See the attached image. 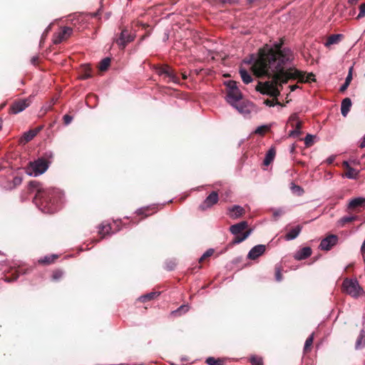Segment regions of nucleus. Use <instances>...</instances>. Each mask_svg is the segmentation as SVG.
Returning a JSON list of instances; mask_svg holds the SVG:
<instances>
[{
	"label": "nucleus",
	"mask_w": 365,
	"mask_h": 365,
	"mask_svg": "<svg viewBox=\"0 0 365 365\" xmlns=\"http://www.w3.org/2000/svg\"><path fill=\"white\" fill-rule=\"evenodd\" d=\"M283 42L275 43L273 46L265 44L258 50V56L251 66L253 74L257 78L267 77L272 81L259 82L256 91L277 99L280 91L277 86L289 81L285 66L294 59L292 51L282 48Z\"/></svg>",
	"instance_id": "nucleus-1"
},
{
	"label": "nucleus",
	"mask_w": 365,
	"mask_h": 365,
	"mask_svg": "<svg viewBox=\"0 0 365 365\" xmlns=\"http://www.w3.org/2000/svg\"><path fill=\"white\" fill-rule=\"evenodd\" d=\"M36 190V193L34 197V203L39 209L45 213H53L58 207V193L54 190H44L41 187L40 182L33 180L29 183V192Z\"/></svg>",
	"instance_id": "nucleus-2"
},
{
	"label": "nucleus",
	"mask_w": 365,
	"mask_h": 365,
	"mask_svg": "<svg viewBox=\"0 0 365 365\" xmlns=\"http://www.w3.org/2000/svg\"><path fill=\"white\" fill-rule=\"evenodd\" d=\"M226 99L227 101L235 108L239 112H245L244 102H242V94L235 81H229L226 83Z\"/></svg>",
	"instance_id": "nucleus-3"
},
{
	"label": "nucleus",
	"mask_w": 365,
	"mask_h": 365,
	"mask_svg": "<svg viewBox=\"0 0 365 365\" xmlns=\"http://www.w3.org/2000/svg\"><path fill=\"white\" fill-rule=\"evenodd\" d=\"M289 80L297 79L300 83H310L315 81L314 75L312 73L306 75V72L301 71L296 68L291 67L285 69Z\"/></svg>",
	"instance_id": "nucleus-4"
},
{
	"label": "nucleus",
	"mask_w": 365,
	"mask_h": 365,
	"mask_svg": "<svg viewBox=\"0 0 365 365\" xmlns=\"http://www.w3.org/2000/svg\"><path fill=\"white\" fill-rule=\"evenodd\" d=\"M153 68L158 75L168 78L169 80L168 82L172 81L177 84L180 83L179 78L177 76L175 71L169 65H155Z\"/></svg>",
	"instance_id": "nucleus-5"
},
{
	"label": "nucleus",
	"mask_w": 365,
	"mask_h": 365,
	"mask_svg": "<svg viewBox=\"0 0 365 365\" xmlns=\"http://www.w3.org/2000/svg\"><path fill=\"white\" fill-rule=\"evenodd\" d=\"M49 163V161L43 158H38L37 160L29 163L27 172L30 175L34 174L35 176H37L43 173L48 169Z\"/></svg>",
	"instance_id": "nucleus-6"
},
{
	"label": "nucleus",
	"mask_w": 365,
	"mask_h": 365,
	"mask_svg": "<svg viewBox=\"0 0 365 365\" xmlns=\"http://www.w3.org/2000/svg\"><path fill=\"white\" fill-rule=\"evenodd\" d=\"M342 291L346 294L352 296L357 297L359 295L361 289L356 279L346 278L342 283Z\"/></svg>",
	"instance_id": "nucleus-7"
},
{
	"label": "nucleus",
	"mask_w": 365,
	"mask_h": 365,
	"mask_svg": "<svg viewBox=\"0 0 365 365\" xmlns=\"http://www.w3.org/2000/svg\"><path fill=\"white\" fill-rule=\"evenodd\" d=\"M31 103L30 98L16 99L10 105L9 113L13 115L18 114L28 108Z\"/></svg>",
	"instance_id": "nucleus-8"
},
{
	"label": "nucleus",
	"mask_w": 365,
	"mask_h": 365,
	"mask_svg": "<svg viewBox=\"0 0 365 365\" xmlns=\"http://www.w3.org/2000/svg\"><path fill=\"white\" fill-rule=\"evenodd\" d=\"M135 35L128 29H123L119 36L115 40L119 48L123 50L128 43L134 41Z\"/></svg>",
	"instance_id": "nucleus-9"
},
{
	"label": "nucleus",
	"mask_w": 365,
	"mask_h": 365,
	"mask_svg": "<svg viewBox=\"0 0 365 365\" xmlns=\"http://www.w3.org/2000/svg\"><path fill=\"white\" fill-rule=\"evenodd\" d=\"M73 29L71 27L64 26L58 32L53 36V42L54 44H59L66 41L72 34Z\"/></svg>",
	"instance_id": "nucleus-10"
},
{
	"label": "nucleus",
	"mask_w": 365,
	"mask_h": 365,
	"mask_svg": "<svg viewBox=\"0 0 365 365\" xmlns=\"http://www.w3.org/2000/svg\"><path fill=\"white\" fill-rule=\"evenodd\" d=\"M219 200L218 194L216 191H212L199 206V209L204 211L210 208L214 205L217 204Z\"/></svg>",
	"instance_id": "nucleus-11"
},
{
	"label": "nucleus",
	"mask_w": 365,
	"mask_h": 365,
	"mask_svg": "<svg viewBox=\"0 0 365 365\" xmlns=\"http://www.w3.org/2000/svg\"><path fill=\"white\" fill-rule=\"evenodd\" d=\"M338 241V237L335 235H330L320 243V247L323 250H329L334 245L336 244Z\"/></svg>",
	"instance_id": "nucleus-12"
},
{
	"label": "nucleus",
	"mask_w": 365,
	"mask_h": 365,
	"mask_svg": "<svg viewBox=\"0 0 365 365\" xmlns=\"http://www.w3.org/2000/svg\"><path fill=\"white\" fill-rule=\"evenodd\" d=\"M248 227V223L246 221H242L239 223L235 224L230 227V232L236 236H241L245 231Z\"/></svg>",
	"instance_id": "nucleus-13"
},
{
	"label": "nucleus",
	"mask_w": 365,
	"mask_h": 365,
	"mask_svg": "<svg viewBox=\"0 0 365 365\" xmlns=\"http://www.w3.org/2000/svg\"><path fill=\"white\" fill-rule=\"evenodd\" d=\"M245 214V209L240 205H234L227 209V215L232 219H237Z\"/></svg>",
	"instance_id": "nucleus-14"
},
{
	"label": "nucleus",
	"mask_w": 365,
	"mask_h": 365,
	"mask_svg": "<svg viewBox=\"0 0 365 365\" xmlns=\"http://www.w3.org/2000/svg\"><path fill=\"white\" fill-rule=\"evenodd\" d=\"M266 250V246L264 245H258L251 249L248 253V258L250 259H256L262 255Z\"/></svg>",
	"instance_id": "nucleus-15"
},
{
	"label": "nucleus",
	"mask_w": 365,
	"mask_h": 365,
	"mask_svg": "<svg viewBox=\"0 0 365 365\" xmlns=\"http://www.w3.org/2000/svg\"><path fill=\"white\" fill-rule=\"evenodd\" d=\"M365 207V198L356 197L352 199L348 205V208L351 211H359L360 208Z\"/></svg>",
	"instance_id": "nucleus-16"
},
{
	"label": "nucleus",
	"mask_w": 365,
	"mask_h": 365,
	"mask_svg": "<svg viewBox=\"0 0 365 365\" xmlns=\"http://www.w3.org/2000/svg\"><path fill=\"white\" fill-rule=\"evenodd\" d=\"M343 167L345 169L344 175L349 179H356L359 177V172L351 168L346 161L343 162Z\"/></svg>",
	"instance_id": "nucleus-17"
},
{
	"label": "nucleus",
	"mask_w": 365,
	"mask_h": 365,
	"mask_svg": "<svg viewBox=\"0 0 365 365\" xmlns=\"http://www.w3.org/2000/svg\"><path fill=\"white\" fill-rule=\"evenodd\" d=\"M10 272L11 276L5 277V281L7 282H14L19 278L20 274L27 273L26 270L23 269L22 268H19L18 269H11Z\"/></svg>",
	"instance_id": "nucleus-18"
},
{
	"label": "nucleus",
	"mask_w": 365,
	"mask_h": 365,
	"mask_svg": "<svg viewBox=\"0 0 365 365\" xmlns=\"http://www.w3.org/2000/svg\"><path fill=\"white\" fill-rule=\"evenodd\" d=\"M312 255V249L309 247H304L295 253L294 258L297 260L307 259Z\"/></svg>",
	"instance_id": "nucleus-19"
},
{
	"label": "nucleus",
	"mask_w": 365,
	"mask_h": 365,
	"mask_svg": "<svg viewBox=\"0 0 365 365\" xmlns=\"http://www.w3.org/2000/svg\"><path fill=\"white\" fill-rule=\"evenodd\" d=\"M344 38V35L341 34H332L328 36L324 45L329 47L331 45L339 43Z\"/></svg>",
	"instance_id": "nucleus-20"
},
{
	"label": "nucleus",
	"mask_w": 365,
	"mask_h": 365,
	"mask_svg": "<svg viewBox=\"0 0 365 365\" xmlns=\"http://www.w3.org/2000/svg\"><path fill=\"white\" fill-rule=\"evenodd\" d=\"M351 106V101L349 98H345L343 99L341 105V115L346 117L350 110Z\"/></svg>",
	"instance_id": "nucleus-21"
},
{
	"label": "nucleus",
	"mask_w": 365,
	"mask_h": 365,
	"mask_svg": "<svg viewBox=\"0 0 365 365\" xmlns=\"http://www.w3.org/2000/svg\"><path fill=\"white\" fill-rule=\"evenodd\" d=\"M302 230V226L297 225L292 228L289 232H287L284 237L286 240H292L295 239L300 233Z\"/></svg>",
	"instance_id": "nucleus-22"
},
{
	"label": "nucleus",
	"mask_w": 365,
	"mask_h": 365,
	"mask_svg": "<svg viewBox=\"0 0 365 365\" xmlns=\"http://www.w3.org/2000/svg\"><path fill=\"white\" fill-rule=\"evenodd\" d=\"M58 256L57 255H51L45 256L38 260V264L43 265H48L53 264L57 259Z\"/></svg>",
	"instance_id": "nucleus-23"
},
{
	"label": "nucleus",
	"mask_w": 365,
	"mask_h": 365,
	"mask_svg": "<svg viewBox=\"0 0 365 365\" xmlns=\"http://www.w3.org/2000/svg\"><path fill=\"white\" fill-rule=\"evenodd\" d=\"M276 150L274 148H271L266 153L263 164L266 166H268L274 160Z\"/></svg>",
	"instance_id": "nucleus-24"
},
{
	"label": "nucleus",
	"mask_w": 365,
	"mask_h": 365,
	"mask_svg": "<svg viewBox=\"0 0 365 365\" xmlns=\"http://www.w3.org/2000/svg\"><path fill=\"white\" fill-rule=\"evenodd\" d=\"M226 359L225 358H215L209 356L206 359L205 363L208 365H225Z\"/></svg>",
	"instance_id": "nucleus-25"
},
{
	"label": "nucleus",
	"mask_w": 365,
	"mask_h": 365,
	"mask_svg": "<svg viewBox=\"0 0 365 365\" xmlns=\"http://www.w3.org/2000/svg\"><path fill=\"white\" fill-rule=\"evenodd\" d=\"M92 76V69L89 65H83L81 67V78L86 80Z\"/></svg>",
	"instance_id": "nucleus-26"
},
{
	"label": "nucleus",
	"mask_w": 365,
	"mask_h": 365,
	"mask_svg": "<svg viewBox=\"0 0 365 365\" xmlns=\"http://www.w3.org/2000/svg\"><path fill=\"white\" fill-rule=\"evenodd\" d=\"M41 130V127H38L36 129L30 130L29 131L25 133L23 136L25 142L27 143L31 141Z\"/></svg>",
	"instance_id": "nucleus-27"
},
{
	"label": "nucleus",
	"mask_w": 365,
	"mask_h": 365,
	"mask_svg": "<svg viewBox=\"0 0 365 365\" xmlns=\"http://www.w3.org/2000/svg\"><path fill=\"white\" fill-rule=\"evenodd\" d=\"M252 230L249 229L247 230L243 231V233L241 235V236H236L234 237L232 240L233 244H239L244 240H245L251 234Z\"/></svg>",
	"instance_id": "nucleus-28"
},
{
	"label": "nucleus",
	"mask_w": 365,
	"mask_h": 365,
	"mask_svg": "<svg viewBox=\"0 0 365 365\" xmlns=\"http://www.w3.org/2000/svg\"><path fill=\"white\" fill-rule=\"evenodd\" d=\"M240 74L242 81L245 84H248L252 81V76L248 73V71L246 69L241 68L240 69Z\"/></svg>",
	"instance_id": "nucleus-29"
},
{
	"label": "nucleus",
	"mask_w": 365,
	"mask_h": 365,
	"mask_svg": "<svg viewBox=\"0 0 365 365\" xmlns=\"http://www.w3.org/2000/svg\"><path fill=\"white\" fill-rule=\"evenodd\" d=\"M111 230V227L110 225H101L99 226L98 235L101 236V240L104 238L106 235H108Z\"/></svg>",
	"instance_id": "nucleus-30"
},
{
	"label": "nucleus",
	"mask_w": 365,
	"mask_h": 365,
	"mask_svg": "<svg viewBox=\"0 0 365 365\" xmlns=\"http://www.w3.org/2000/svg\"><path fill=\"white\" fill-rule=\"evenodd\" d=\"M159 295H160V292H150L148 294L141 296L140 297H139L138 300L141 302H146L150 301L152 299H154Z\"/></svg>",
	"instance_id": "nucleus-31"
},
{
	"label": "nucleus",
	"mask_w": 365,
	"mask_h": 365,
	"mask_svg": "<svg viewBox=\"0 0 365 365\" xmlns=\"http://www.w3.org/2000/svg\"><path fill=\"white\" fill-rule=\"evenodd\" d=\"M151 210H155V207H153V208H151L150 207H142V208L138 209L136 211V213L138 215H143V218H145V217H147L151 215L152 214H153L156 212L155 210H153L152 212L150 213L149 211Z\"/></svg>",
	"instance_id": "nucleus-32"
},
{
	"label": "nucleus",
	"mask_w": 365,
	"mask_h": 365,
	"mask_svg": "<svg viewBox=\"0 0 365 365\" xmlns=\"http://www.w3.org/2000/svg\"><path fill=\"white\" fill-rule=\"evenodd\" d=\"M110 64V58L106 57L101 61L99 63L98 68L101 71H106Z\"/></svg>",
	"instance_id": "nucleus-33"
},
{
	"label": "nucleus",
	"mask_w": 365,
	"mask_h": 365,
	"mask_svg": "<svg viewBox=\"0 0 365 365\" xmlns=\"http://www.w3.org/2000/svg\"><path fill=\"white\" fill-rule=\"evenodd\" d=\"M252 365H264L262 357L257 355H252L249 359Z\"/></svg>",
	"instance_id": "nucleus-34"
},
{
	"label": "nucleus",
	"mask_w": 365,
	"mask_h": 365,
	"mask_svg": "<svg viewBox=\"0 0 365 365\" xmlns=\"http://www.w3.org/2000/svg\"><path fill=\"white\" fill-rule=\"evenodd\" d=\"M189 310L187 305H181L178 309L173 312V314L175 316H180L182 314L186 313Z\"/></svg>",
	"instance_id": "nucleus-35"
},
{
	"label": "nucleus",
	"mask_w": 365,
	"mask_h": 365,
	"mask_svg": "<svg viewBox=\"0 0 365 365\" xmlns=\"http://www.w3.org/2000/svg\"><path fill=\"white\" fill-rule=\"evenodd\" d=\"M63 275V272L61 269H55L52 274L53 280H59Z\"/></svg>",
	"instance_id": "nucleus-36"
},
{
	"label": "nucleus",
	"mask_w": 365,
	"mask_h": 365,
	"mask_svg": "<svg viewBox=\"0 0 365 365\" xmlns=\"http://www.w3.org/2000/svg\"><path fill=\"white\" fill-rule=\"evenodd\" d=\"M290 188L293 192L297 193L298 195H301L304 192L303 189L300 186L297 185L294 183L291 184Z\"/></svg>",
	"instance_id": "nucleus-37"
},
{
	"label": "nucleus",
	"mask_w": 365,
	"mask_h": 365,
	"mask_svg": "<svg viewBox=\"0 0 365 365\" xmlns=\"http://www.w3.org/2000/svg\"><path fill=\"white\" fill-rule=\"evenodd\" d=\"M314 143V135L307 134L304 138V144L306 147H310Z\"/></svg>",
	"instance_id": "nucleus-38"
},
{
	"label": "nucleus",
	"mask_w": 365,
	"mask_h": 365,
	"mask_svg": "<svg viewBox=\"0 0 365 365\" xmlns=\"http://www.w3.org/2000/svg\"><path fill=\"white\" fill-rule=\"evenodd\" d=\"M214 253V250L212 249H209L207 250L203 255L199 259V262L201 263L204 260H205L207 258L210 257V256H212Z\"/></svg>",
	"instance_id": "nucleus-39"
},
{
	"label": "nucleus",
	"mask_w": 365,
	"mask_h": 365,
	"mask_svg": "<svg viewBox=\"0 0 365 365\" xmlns=\"http://www.w3.org/2000/svg\"><path fill=\"white\" fill-rule=\"evenodd\" d=\"M264 103L269 107H272L275 105H280V106H282L281 104V103L277 100V99H275V98H273L272 100H269V99H266L264 101Z\"/></svg>",
	"instance_id": "nucleus-40"
},
{
	"label": "nucleus",
	"mask_w": 365,
	"mask_h": 365,
	"mask_svg": "<svg viewBox=\"0 0 365 365\" xmlns=\"http://www.w3.org/2000/svg\"><path fill=\"white\" fill-rule=\"evenodd\" d=\"M357 218V216H346L341 219V222L342 224H346L356 220Z\"/></svg>",
	"instance_id": "nucleus-41"
},
{
	"label": "nucleus",
	"mask_w": 365,
	"mask_h": 365,
	"mask_svg": "<svg viewBox=\"0 0 365 365\" xmlns=\"http://www.w3.org/2000/svg\"><path fill=\"white\" fill-rule=\"evenodd\" d=\"M275 279L277 282H280L282 279V269L279 267H275Z\"/></svg>",
	"instance_id": "nucleus-42"
},
{
	"label": "nucleus",
	"mask_w": 365,
	"mask_h": 365,
	"mask_svg": "<svg viewBox=\"0 0 365 365\" xmlns=\"http://www.w3.org/2000/svg\"><path fill=\"white\" fill-rule=\"evenodd\" d=\"M269 127L267 125H262L258 127L256 130L255 133L259 134V135H264L267 131H268Z\"/></svg>",
	"instance_id": "nucleus-43"
},
{
	"label": "nucleus",
	"mask_w": 365,
	"mask_h": 365,
	"mask_svg": "<svg viewBox=\"0 0 365 365\" xmlns=\"http://www.w3.org/2000/svg\"><path fill=\"white\" fill-rule=\"evenodd\" d=\"M298 115L296 113H294L291 115V116L289 118V123L290 125L294 127L296 122L299 121Z\"/></svg>",
	"instance_id": "nucleus-44"
},
{
	"label": "nucleus",
	"mask_w": 365,
	"mask_h": 365,
	"mask_svg": "<svg viewBox=\"0 0 365 365\" xmlns=\"http://www.w3.org/2000/svg\"><path fill=\"white\" fill-rule=\"evenodd\" d=\"M359 10V14L356 18L358 19L365 16V4H362L360 5Z\"/></svg>",
	"instance_id": "nucleus-45"
},
{
	"label": "nucleus",
	"mask_w": 365,
	"mask_h": 365,
	"mask_svg": "<svg viewBox=\"0 0 365 365\" xmlns=\"http://www.w3.org/2000/svg\"><path fill=\"white\" fill-rule=\"evenodd\" d=\"M63 120L64 124L67 125L71 123V121L73 120V117L68 114H66L63 115Z\"/></svg>",
	"instance_id": "nucleus-46"
},
{
	"label": "nucleus",
	"mask_w": 365,
	"mask_h": 365,
	"mask_svg": "<svg viewBox=\"0 0 365 365\" xmlns=\"http://www.w3.org/2000/svg\"><path fill=\"white\" fill-rule=\"evenodd\" d=\"M356 342H365V331L361 330L360 335L359 336Z\"/></svg>",
	"instance_id": "nucleus-47"
},
{
	"label": "nucleus",
	"mask_w": 365,
	"mask_h": 365,
	"mask_svg": "<svg viewBox=\"0 0 365 365\" xmlns=\"http://www.w3.org/2000/svg\"><path fill=\"white\" fill-rule=\"evenodd\" d=\"M302 133L301 130H292L289 132V137H294V136H299Z\"/></svg>",
	"instance_id": "nucleus-48"
},
{
	"label": "nucleus",
	"mask_w": 365,
	"mask_h": 365,
	"mask_svg": "<svg viewBox=\"0 0 365 365\" xmlns=\"http://www.w3.org/2000/svg\"><path fill=\"white\" fill-rule=\"evenodd\" d=\"M352 80L351 68H350L348 76L346 78L345 82L350 84Z\"/></svg>",
	"instance_id": "nucleus-49"
},
{
	"label": "nucleus",
	"mask_w": 365,
	"mask_h": 365,
	"mask_svg": "<svg viewBox=\"0 0 365 365\" xmlns=\"http://www.w3.org/2000/svg\"><path fill=\"white\" fill-rule=\"evenodd\" d=\"M312 344H304V352L310 351L312 348Z\"/></svg>",
	"instance_id": "nucleus-50"
},
{
	"label": "nucleus",
	"mask_w": 365,
	"mask_h": 365,
	"mask_svg": "<svg viewBox=\"0 0 365 365\" xmlns=\"http://www.w3.org/2000/svg\"><path fill=\"white\" fill-rule=\"evenodd\" d=\"M38 56H33L31 58V63L36 66L38 64Z\"/></svg>",
	"instance_id": "nucleus-51"
},
{
	"label": "nucleus",
	"mask_w": 365,
	"mask_h": 365,
	"mask_svg": "<svg viewBox=\"0 0 365 365\" xmlns=\"http://www.w3.org/2000/svg\"><path fill=\"white\" fill-rule=\"evenodd\" d=\"M302 126V121L299 120V121L296 122L294 127L295 128L296 130H301Z\"/></svg>",
	"instance_id": "nucleus-52"
},
{
	"label": "nucleus",
	"mask_w": 365,
	"mask_h": 365,
	"mask_svg": "<svg viewBox=\"0 0 365 365\" xmlns=\"http://www.w3.org/2000/svg\"><path fill=\"white\" fill-rule=\"evenodd\" d=\"M349 86V83H346V82H344V83L341 86V88H340L339 91H340L341 92H344V91H345L347 89V88H348V86Z\"/></svg>",
	"instance_id": "nucleus-53"
},
{
	"label": "nucleus",
	"mask_w": 365,
	"mask_h": 365,
	"mask_svg": "<svg viewBox=\"0 0 365 365\" xmlns=\"http://www.w3.org/2000/svg\"><path fill=\"white\" fill-rule=\"evenodd\" d=\"M150 29L147 31L145 32V34L140 37V41H143L145 38L148 37L150 36Z\"/></svg>",
	"instance_id": "nucleus-54"
},
{
	"label": "nucleus",
	"mask_w": 365,
	"mask_h": 365,
	"mask_svg": "<svg viewBox=\"0 0 365 365\" xmlns=\"http://www.w3.org/2000/svg\"><path fill=\"white\" fill-rule=\"evenodd\" d=\"M314 339V333H312L305 341V342H313Z\"/></svg>",
	"instance_id": "nucleus-55"
},
{
	"label": "nucleus",
	"mask_w": 365,
	"mask_h": 365,
	"mask_svg": "<svg viewBox=\"0 0 365 365\" xmlns=\"http://www.w3.org/2000/svg\"><path fill=\"white\" fill-rule=\"evenodd\" d=\"M101 10L97 11L96 12L91 13V15L93 18H98L101 14Z\"/></svg>",
	"instance_id": "nucleus-56"
},
{
	"label": "nucleus",
	"mask_w": 365,
	"mask_h": 365,
	"mask_svg": "<svg viewBox=\"0 0 365 365\" xmlns=\"http://www.w3.org/2000/svg\"><path fill=\"white\" fill-rule=\"evenodd\" d=\"M14 182L15 185H19L21 182V179L20 178H15L14 179Z\"/></svg>",
	"instance_id": "nucleus-57"
},
{
	"label": "nucleus",
	"mask_w": 365,
	"mask_h": 365,
	"mask_svg": "<svg viewBox=\"0 0 365 365\" xmlns=\"http://www.w3.org/2000/svg\"><path fill=\"white\" fill-rule=\"evenodd\" d=\"M360 148H365V136L363 138V139L361 142Z\"/></svg>",
	"instance_id": "nucleus-58"
},
{
	"label": "nucleus",
	"mask_w": 365,
	"mask_h": 365,
	"mask_svg": "<svg viewBox=\"0 0 365 365\" xmlns=\"http://www.w3.org/2000/svg\"><path fill=\"white\" fill-rule=\"evenodd\" d=\"M171 264H168V269L170 270H172L174 269L175 266V264L174 262H170Z\"/></svg>",
	"instance_id": "nucleus-59"
},
{
	"label": "nucleus",
	"mask_w": 365,
	"mask_h": 365,
	"mask_svg": "<svg viewBox=\"0 0 365 365\" xmlns=\"http://www.w3.org/2000/svg\"><path fill=\"white\" fill-rule=\"evenodd\" d=\"M290 88V91H295L297 88H299V86L297 85H293V86H289Z\"/></svg>",
	"instance_id": "nucleus-60"
},
{
	"label": "nucleus",
	"mask_w": 365,
	"mask_h": 365,
	"mask_svg": "<svg viewBox=\"0 0 365 365\" xmlns=\"http://www.w3.org/2000/svg\"><path fill=\"white\" fill-rule=\"evenodd\" d=\"M348 1L351 4L354 5L358 2L359 0H348Z\"/></svg>",
	"instance_id": "nucleus-61"
},
{
	"label": "nucleus",
	"mask_w": 365,
	"mask_h": 365,
	"mask_svg": "<svg viewBox=\"0 0 365 365\" xmlns=\"http://www.w3.org/2000/svg\"><path fill=\"white\" fill-rule=\"evenodd\" d=\"M141 26H142L143 29H147V28L149 27V26L146 24H141Z\"/></svg>",
	"instance_id": "nucleus-62"
},
{
	"label": "nucleus",
	"mask_w": 365,
	"mask_h": 365,
	"mask_svg": "<svg viewBox=\"0 0 365 365\" xmlns=\"http://www.w3.org/2000/svg\"><path fill=\"white\" fill-rule=\"evenodd\" d=\"M182 79L186 80L187 78V76L185 73H182Z\"/></svg>",
	"instance_id": "nucleus-63"
},
{
	"label": "nucleus",
	"mask_w": 365,
	"mask_h": 365,
	"mask_svg": "<svg viewBox=\"0 0 365 365\" xmlns=\"http://www.w3.org/2000/svg\"><path fill=\"white\" fill-rule=\"evenodd\" d=\"M327 160L329 164L332 163V162H333V159H331V158H329Z\"/></svg>",
	"instance_id": "nucleus-64"
}]
</instances>
